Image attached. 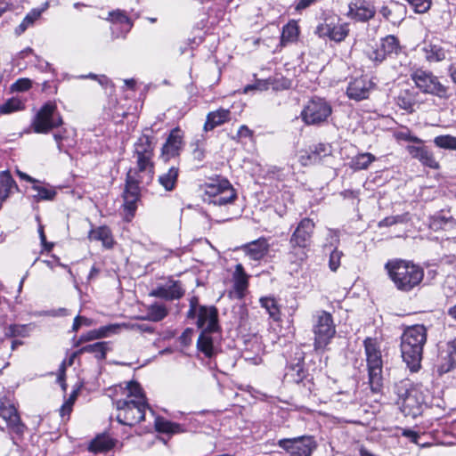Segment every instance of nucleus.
I'll return each mask as SVG.
<instances>
[{
	"label": "nucleus",
	"mask_w": 456,
	"mask_h": 456,
	"mask_svg": "<svg viewBox=\"0 0 456 456\" xmlns=\"http://www.w3.org/2000/svg\"><path fill=\"white\" fill-rule=\"evenodd\" d=\"M321 371V360L317 356L305 359V353L297 349L295 359L287 363L284 379L288 383L296 384L310 395L316 389V380Z\"/></svg>",
	"instance_id": "nucleus-1"
},
{
	"label": "nucleus",
	"mask_w": 456,
	"mask_h": 456,
	"mask_svg": "<svg viewBox=\"0 0 456 456\" xmlns=\"http://www.w3.org/2000/svg\"><path fill=\"white\" fill-rule=\"evenodd\" d=\"M384 267L395 289L401 292L412 291L424 279L423 268L411 261L391 259L385 264Z\"/></svg>",
	"instance_id": "nucleus-2"
},
{
	"label": "nucleus",
	"mask_w": 456,
	"mask_h": 456,
	"mask_svg": "<svg viewBox=\"0 0 456 456\" xmlns=\"http://www.w3.org/2000/svg\"><path fill=\"white\" fill-rule=\"evenodd\" d=\"M427 336V328L422 324L408 327L401 336L402 358L411 372H417L421 367Z\"/></svg>",
	"instance_id": "nucleus-3"
},
{
	"label": "nucleus",
	"mask_w": 456,
	"mask_h": 456,
	"mask_svg": "<svg viewBox=\"0 0 456 456\" xmlns=\"http://www.w3.org/2000/svg\"><path fill=\"white\" fill-rule=\"evenodd\" d=\"M363 346L370 392L379 395L382 392L384 386L383 360L379 345L376 338L368 337L363 340Z\"/></svg>",
	"instance_id": "nucleus-4"
},
{
	"label": "nucleus",
	"mask_w": 456,
	"mask_h": 456,
	"mask_svg": "<svg viewBox=\"0 0 456 456\" xmlns=\"http://www.w3.org/2000/svg\"><path fill=\"white\" fill-rule=\"evenodd\" d=\"M396 403L405 416L415 418L419 415L426 403L422 388L412 385L410 380H402L395 386Z\"/></svg>",
	"instance_id": "nucleus-5"
},
{
	"label": "nucleus",
	"mask_w": 456,
	"mask_h": 456,
	"mask_svg": "<svg viewBox=\"0 0 456 456\" xmlns=\"http://www.w3.org/2000/svg\"><path fill=\"white\" fill-rule=\"evenodd\" d=\"M315 224L308 217L303 218L297 225L289 239V256L292 263H301L307 257Z\"/></svg>",
	"instance_id": "nucleus-6"
},
{
	"label": "nucleus",
	"mask_w": 456,
	"mask_h": 456,
	"mask_svg": "<svg viewBox=\"0 0 456 456\" xmlns=\"http://www.w3.org/2000/svg\"><path fill=\"white\" fill-rule=\"evenodd\" d=\"M312 331L314 333V348L324 351L336 334V326L330 313L319 310L313 315Z\"/></svg>",
	"instance_id": "nucleus-7"
},
{
	"label": "nucleus",
	"mask_w": 456,
	"mask_h": 456,
	"mask_svg": "<svg viewBox=\"0 0 456 456\" xmlns=\"http://www.w3.org/2000/svg\"><path fill=\"white\" fill-rule=\"evenodd\" d=\"M416 87L426 94L436 96L441 100L452 97L450 87L441 83L439 77L432 71L417 69L411 74Z\"/></svg>",
	"instance_id": "nucleus-8"
},
{
	"label": "nucleus",
	"mask_w": 456,
	"mask_h": 456,
	"mask_svg": "<svg viewBox=\"0 0 456 456\" xmlns=\"http://www.w3.org/2000/svg\"><path fill=\"white\" fill-rule=\"evenodd\" d=\"M154 137L142 134L134 144V158L136 159V167L139 172L147 175V183L152 180L154 174Z\"/></svg>",
	"instance_id": "nucleus-9"
},
{
	"label": "nucleus",
	"mask_w": 456,
	"mask_h": 456,
	"mask_svg": "<svg viewBox=\"0 0 456 456\" xmlns=\"http://www.w3.org/2000/svg\"><path fill=\"white\" fill-rule=\"evenodd\" d=\"M147 175L144 172L130 168L126 177V187L123 192L124 208L127 215L134 216L137 202L141 197V183L148 184Z\"/></svg>",
	"instance_id": "nucleus-10"
},
{
	"label": "nucleus",
	"mask_w": 456,
	"mask_h": 456,
	"mask_svg": "<svg viewBox=\"0 0 456 456\" xmlns=\"http://www.w3.org/2000/svg\"><path fill=\"white\" fill-rule=\"evenodd\" d=\"M115 405L118 422L130 428L143 420L146 409H150L148 402H132L128 399L117 400Z\"/></svg>",
	"instance_id": "nucleus-11"
},
{
	"label": "nucleus",
	"mask_w": 456,
	"mask_h": 456,
	"mask_svg": "<svg viewBox=\"0 0 456 456\" xmlns=\"http://www.w3.org/2000/svg\"><path fill=\"white\" fill-rule=\"evenodd\" d=\"M63 124L62 118L57 110L54 102H45L37 111L32 121L34 132L47 134L55 127Z\"/></svg>",
	"instance_id": "nucleus-12"
},
{
	"label": "nucleus",
	"mask_w": 456,
	"mask_h": 456,
	"mask_svg": "<svg viewBox=\"0 0 456 456\" xmlns=\"http://www.w3.org/2000/svg\"><path fill=\"white\" fill-rule=\"evenodd\" d=\"M332 109L328 102L320 97L312 98L301 111V118L307 126H320L331 115Z\"/></svg>",
	"instance_id": "nucleus-13"
},
{
	"label": "nucleus",
	"mask_w": 456,
	"mask_h": 456,
	"mask_svg": "<svg viewBox=\"0 0 456 456\" xmlns=\"http://www.w3.org/2000/svg\"><path fill=\"white\" fill-rule=\"evenodd\" d=\"M402 50L399 39L394 35H387L380 39L376 47L367 52V57L377 66L388 58L398 56Z\"/></svg>",
	"instance_id": "nucleus-14"
},
{
	"label": "nucleus",
	"mask_w": 456,
	"mask_h": 456,
	"mask_svg": "<svg viewBox=\"0 0 456 456\" xmlns=\"http://www.w3.org/2000/svg\"><path fill=\"white\" fill-rule=\"evenodd\" d=\"M151 411V414L154 417V427L153 428H183L185 426H209V423H207L206 420V412H193L185 414L182 411H178L174 414L172 418L174 419H183V423H175L171 420H167L160 416H155V413L152 410Z\"/></svg>",
	"instance_id": "nucleus-15"
},
{
	"label": "nucleus",
	"mask_w": 456,
	"mask_h": 456,
	"mask_svg": "<svg viewBox=\"0 0 456 456\" xmlns=\"http://www.w3.org/2000/svg\"><path fill=\"white\" fill-rule=\"evenodd\" d=\"M278 445L291 456H311L316 448V442L314 436H301L281 439L278 441Z\"/></svg>",
	"instance_id": "nucleus-16"
},
{
	"label": "nucleus",
	"mask_w": 456,
	"mask_h": 456,
	"mask_svg": "<svg viewBox=\"0 0 456 456\" xmlns=\"http://www.w3.org/2000/svg\"><path fill=\"white\" fill-rule=\"evenodd\" d=\"M314 32L319 37L341 42L347 37L349 28L347 23H336L333 20L325 19L316 27Z\"/></svg>",
	"instance_id": "nucleus-17"
},
{
	"label": "nucleus",
	"mask_w": 456,
	"mask_h": 456,
	"mask_svg": "<svg viewBox=\"0 0 456 456\" xmlns=\"http://www.w3.org/2000/svg\"><path fill=\"white\" fill-rule=\"evenodd\" d=\"M191 320H195V325L200 330H221L219 324V312L215 305H205L198 308Z\"/></svg>",
	"instance_id": "nucleus-18"
},
{
	"label": "nucleus",
	"mask_w": 456,
	"mask_h": 456,
	"mask_svg": "<svg viewBox=\"0 0 456 456\" xmlns=\"http://www.w3.org/2000/svg\"><path fill=\"white\" fill-rule=\"evenodd\" d=\"M375 84L366 76L352 79L346 87V95L349 99L360 102L368 99Z\"/></svg>",
	"instance_id": "nucleus-19"
},
{
	"label": "nucleus",
	"mask_w": 456,
	"mask_h": 456,
	"mask_svg": "<svg viewBox=\"0 0 456 456\" xmlns=\"http://www.w3.org/2000/svg\"><path fill=\"white\" fill-rule=\"evenodd\" d=\"M221 330H208L205 329L200 330L197 340V349L202 353L207 358H212L217 352L216 343L221 338Z\"/></svg>",
	"instance_id": "nucleus-20"
},
{
	"label": "nucleus",
	"mask_w": 456,
	"mask_h": 456,
	"mask_svg": "<svg viewBox=\"0 0 456 456\" xmlns=\"http://www.w3.org/2000/svg\"><path fill=\"white\" fill-rule=\"evenodd\" d=\"M376 9L370 0H354L348 4V17L360 21L367 22L373 19Z\"/></svg>",
	"instance_id": "nucleus-21"
},
{
	"label": "nucleus",
	"mask_w": 456,
	"mask_h": 456,
	"mask_svg": "<svg viewBox=\"0 0 456 456\" xmlns=\"http://www.w3.org/2000/svg\"><path fill=\"white\" fill-rule=\"evenodd\" d=\"M113 26H120L118 31H115L114 28L111 27V34L114 38L123 37L125 38L126 34L131 30L134 26L133 20L128 17L127 13L120 9H116L109 12L108 18Z\"/></svg>",
	"instance_id": "nucleus-22"
},
{
	"label": "nucleus",
	"mask_w": 456,
	"mask_h": 456,
	"mask_svg": "<svg viewBox=\"0 0 456 456\" xmlns=\"http://www.w3.org/2000/svg\"><path fill=\"white\" fill-rule=\"evenodd\" d=\"M183 147V133L176 127L174 128L166 142L163 144L161 149V158L164 161H168L170 159L175 158L180 154V151Z\"/></svg>",
	"instance_id": "nucleus-23"
},
{
	"label": "nucleus",
	"mask_w": 456,
	"mask_h": 456,
	"mask_svg": "<svg viewBox=\"0 0 456 456\" xmlns=\"http://www.w3.org/2000/svg\"><path fill=\"white\" fill-rule=\"evenodd\" d=\"M418 145H408L406 151L413 158L418 159L422 165L430 167L432 169H438L439 163L436 160L431 150L423 145L422 143H417Z\"/></svg>",
	"instance_id": "nucleus-24"
},
{
	"label": "nucleus",
	"mask_w": 456,
	"mask_h": 456,
	"mask_svg": "<svg viewBox=\"0 0 456 456\" xmlns=\"http://www.w3.org/2000/svg\"><path fill=\"white\" fill-rule=\"evenodd\" d=\"M184 294V289L180 281H170L165 285L158 286L151 290L150 296L166 299L174 300L181 298Z\"/></svg>",
	"instance_id": "nucleus-25"
},
{
	"label": "nucleus",
	"mask_w": 456,
	"mask_h": 456,
	"mask_svg": "<svg viewBox=\"0 0 456 456\" xmlns=\"http://www.w3.org/2000/svg\"><path fill=\"white\" fill-rule=\"evenodd\" d=\"M387 21L400 24L406 17L407 8L403 4L392 1L388 5H383L379 11Z\"/></svg>",
	"instance_id": "nucleus-26"
},
{
	"label": "nucleus",
	"mask_w": 456,
	"mask_h": 456,
	"mask_svg": "<svg viewBox=\"0 0 456 456\" xmlns=\"http://www.w3.org/2000/svg\"><path fill=\"white\" fill-rule=\"evenodd\" d=\"M331 154V147L326 143H319L314 147H310L300 155V162L302 165H311L319 163L323 158Z\"/></svg>",
	"instance_id": "nucleus-27"
},
{
	"label": "nucleus",
	"mask_w": 456,
	"mask_h": 456,
	"mask_svg": "<svg viewBox=\"0 0 456 456\" xmlns=\"http://www.w3.org/2000/svg\"><path fill=\"white\" fill-rule=\"evenodd\" d=\"M269 248L268 240L265 237L250 241L241 247L245 254L255 261L264 258L267 255Z\"/></svg>",
	"instance_id": "nucleus-28"
},
{
	"label": "nucleus",
	"mask_w": 456,
	"mask_h": 456,
	"mask_svg": "<svg viewBox=\"0 0 456 456\" xmlns=\"http://www.w3.org/2000/svg\"><path fill=\"white\" fill-rule=\"evenodd\" d=\"M118 440L111 437L107 432L98 434L88 444V451L93 453H103L112 450Z\"/></svg>",
	"instance_id": "nucleus-29"
},
{
	"label": "nucleus",
	"mask_w": 456,
	"mask_h": 456,
	"mask_svg": "<svg viewBox=\"0 0 456 456\" xmlns=\"http://www.w3.org/2000/svg\"><path fill=\"white\" fill-rule=\"evenodd\" d=\"M425 60L429 62H440L446 59L447 51L437 42H424L421 47Z\"/></svg>",
	"instance_id": "nucleus-30"
},
{
	"label": "nucleus",
	"mask_w": 456,
	"mask_h": 456,
	"mask_svg": "<svg viewBox=\"0 0 456 456\" xmlns=\"http://www.w3.org/2000/svg\"><path fill=\"white\" fill-rule=\"evenodd\" d=\"M87 238L90 240L101 241L102 247L106 249H111L115 245L111 230L107 225L92 228L88 232Z\"/></svg>",
	"instance_id": "nucleus-31"
},
{
	"label": "nucleus",
	"mask_w": 456,
	"mask_h": 456,
	"mask_svg": "<svg viewBox=\"0 0 456 456\" xmlns=\"http://www.w3.org/2000/svg\"><path fill=\"white\" fill-rule=\"evenodd\" d=\"M118 329V325L110 324L100 327L96 330H89L79 337V338L74 343V346H79L84 342L107 338L110 333H115Z\"/></svg>",
	"instance_id": "nucleus-32"
},
{
	"label": "nucleus",
	"mask_w": 456,
	"mask_h": 456,
	"mask_svg": "<svg viewBox=\"0 0 456 456\" xmlns=\"http://www.w3.org/2000/svg\"><path fill=\"white\" fill-rule=\"evenodd\" d=\"M0 416L6 422L7 428H18L21 424L17 409L6 400L0 401Z\"/></svg>",
	"instance_id": "nucleus-33"
},
{
	"label": "nucleus",
	"mask_w": 456,
	"mask_h": 456,
	"mask_svg": "<svg viewBox=\"0 0 456 456\" xmlns=\"http://www.w3.org/2000/svg\"><path fill=\"white\" fill-rule=\"evenodd\" d=\"M430 227L436 231L453 229L456 227V219L449 211L443 209L430 217Z\"/></svg>",
	"instance_id": "nucleus-34"
},
{
	"label": "nucleus",
	"mask_w": 456,
	"mask_h": 456,
	"mask_svg": "<svg viewBox=\"0 0 456 456\" xmlns=\"http://www.w3.org/2000/svg\"><path fill=\"white\" fill-rule=\"evenodd\" d=\"M418 94L413 88L402 89L395 97V103L400 109L412 112L417 103Z\"/></svg>",
	"instance_id": "nucleus-35"
},
{
	"label": "nucleus",
	"mask_w": 456,
	"mask_h": 456,
	"mask_svg": "<svg viewBox=\"0 0 456 456\" xmlns=\"http://www.w3.org/2000/svg\"><path fill=\"white\" fill-rule=\"evenodd\" d=\"M329 237L330 240V247H334L330 254L329 267L332 272H336L340 266V260L343 256V252L338 249V245L339 243L338 233L336 231L330 230Z\"/></svg>",
	"instance_id": "nucleus-36"
},
{
	"label": "nucleus",
	"mask_w": 456,
	"mask_h": 456,
	"mask_svg": "<svg viewBox=\"0 0 456 456\" xmlns=\"http://www.w3.org/2000/svg\"><path fill=\"white\" fill-rule=\"evenodd\" d=\"M184 429H145L142 433H138L140 436H144L149 445L154 444L155 439L161 440L165 444L167 439L173 435L183 431Z\"/></svg>",
	"instance_id": "nucleus-37"
},
{
	"label": "nucleus",
	"mask_w": 456,
	"mask_h": 456,
	"mask_svg": "<svg viewBox=\"0 0 456 456\" xmlns=\"http://www.w3.org/2000/svg\"><path fill=\"white\" fill-rule=\"evenodd\" d=\"M230 110L225 109H219L216 111L209 112L207 116L204 130L210 131L215 127L223 125L230 119Z\"/></svg>",
	"instance_id": "nucleus-38"
},
{
	"label": "nucleus",
	"mask_w": 456,
	"mask_h": 456,
	"mask_svg": "<svg viewBox=\"0 0 456 456\" xmlns=\"http://www.w3.org/2000/svg\"><path fill=\"white\" fill-rule=\"evenodd\" d=\"M299 37V27L297 22L294 20H289L282 27L280 45L285 46L289 44L297 41Z\"/></svg>",
	"instance_id": "nucleus-39"
},
{
	"label": "nucleus",
	"mask_w": 456,
	"mask_h": 456,
	"mask_svg": "<svg viewBox=\"0 0 456 456\" xmlns=\"http://www.w3.org/2000/svg\"><path fill=\"white\" fill-rule=\"evenodd\" d=\"M110 345V343L108 341L95 342L82 346L78 349V353L93 354L98 361H102L106 358L107 353L111 349Z\"/></svg>",
	"instance_id": "nucleus-40"
},
{
	"label": "nucleus",
	"mask_w": 456,
	"mask_h": 456,
	"mask_svg": "<svg viewBox=\"0 0 456 456\" xmlns=\"http://www.w3.org/2000/svg\"><path fill=\"white\" fill-rule=\"evenodd\" d=\"M178 175L179 168L171 167L167 172L159 176L158 182L167 191H172L175 188Z\"/></svg>",
	"instance_id": "nucleus-41"
},
{
	"label": "nucleus",
	"mask_w": 456,
	"mask_h": 456,
	"mask_svg": "<svg viewBox=\"0 0 456 456\" xmlns=\"http://www.w3.org/2000/svg\"><path fill=\"white\" fill-rule=\"evenodd\" d=\"M167 314L168 310L164 305L154 303L147 306L146 315L142 319L157 322L165 319Z\"/></svg>",
	"instance_id": "nucleus-42"
},
{
	"label": "nucleus",
	"mask_w": 456,
	"mask_h": 456,
	"mask_svg": "<svg viewBox=\"0 0 456 456\" xmlns=\"http://www.w3.org/2000/svg\"><path fill=\"white\" fill-rule=\"evenodd\" d=\"M448 354L444 358V362L439 366V370L442 373L449 372L456 365V338L447 343Z\"/></svg>",
	"instance_id": "nucleus-43"
},
{
	"label": "nucleus",
	"mask_w": 456,
	"mask_h": 456,
	"mask_svg": "<svg viewBox=\"0 0 456 456\" xmlns=\"http://www.w3.org/2000/svg\"><path fill=\"white\" fill-rule=\"evenodd\" d=\"M126 389L128 401L132 402H147L146 395L141 385L134 380L126 383Z\"/></svg>",
	"instance_id": "nucleus-44"
},
{
	"label": "nucleus",
	"mask_w": 456,
	"mask_h": 456,
	"mask_svg": "<svg viewBox=\"0 0 456 456\" xmlns=\"http://www.w3.org/2000/svg\"><path fill=\"white\" fill-rule=\"evenodd\" d=\"M237 195L232 187L228 188V190H224V192H221L216 198H203L204 202L208 204H213L216 206H224L232 203Z\"/></svg>",
	"instance_id": "nucleus-45"
},
{
	"label": "nucleus",
	"mask_w": 456,
	"mask_h": 456,
	"mask_svg": "<svg viewBox=\"0 0 456 456\" xmlns=\"http://www.w3.org/2000/svg\"><path fill=\"white\" fill-rule=\"evenodd\" d=\"M375 160L376 157L371 153H361L352 159L350 167L354 171L367 169L368 167Z\"/></svg>",
	"instance_id": "nucleus-46"
},
{
	"label": "nucleus",
	"mask_w": 456,
	"mask_h": 456,
	"mask_svg": "<svg viewBox=\"0 0 456 456\" xmlns=\"http://www.w3.org/2000/svg\"><path fill=\"white\" fill-rule=\"evenodd\" d=\"M232 187L230 182L226 179L221 180L216 183H207L205 185V194L203 198H216L221 192H224V190H228V188Z\"/></svg>",
	"instance_id": "nucleus-47"
},
{
	"label": "nucleus",
	"mask_w": 456,
	"mask_h": 456,
	"mask_svg": "<svg viewBox=\"0 0 456 456\" xmlns=\"http://www.w3.org/2000/svg\"><path fill=\"white\" fill-rule=\"evenodd\" d=\"M260 304L273 321L281 319V310L273 297H262L260 298Z\"/></svg>",
	"instance_id": "nucleus-48"
},
{
	"label": "nucleus",
	"mask_w": 456,
	"mask_h": 456,
	"mask_svg": "<svg viewBox=\"0 0 456 456\" xmlns=\"http://www.w3.org/2000/svg\"><path fill=\"white\" fill-rule=\"evenodd\" d=\"M53 138L57 143L59 151L69 154V149L74 145L75 141L74 139L69 138L67 131L64 129L61 132L55 133Z\"/></svg>",
	"instance_id": "nucleus-49"
},
{
	"label": "nucleus",
	"mask_w": 456,
	"mask_h": 456,
	"mask_svg": "<svg viewBox=\"0 0 456 456\" xmlns=\"http://www.w3.org/2000/svg\"><path fill=\"white\" fill-rule=\"evenodd\" d=\"M31 189L37 192L35 195H33L36 201L52 200L56 195V191L53 189L41 186L37 183H33Z\"/></svg>",
	"instance_id": "nucleus-50"
},
{
	"label": "nucleus",
	"mask_w": 456,
	"mask_h": 456,
	"mask_svg": "<svg viewBox=\"0 0 456 456\" xmlns=\"http://www.w3.org/2000/svg\"><path fill=\"white\" fill-rule=\"evenodd\" d=\"M22 109H24V103L19 99L12 98L0 105V113L10 114Z\"/></svg>",
	"instance_id": "nucleus-51"
},
{
	"label": "nucleus",
	"mask_w": 456,
	"mask_h": 456,
	"mask_svg": "<svg viewBox=\"0 0 456 456\" xmlns=\"http://www.w3.org/2000/svg\"><path fill=\"white\" fill-rule=\"evenodd\" d=\"M434 143L442 149L456 151V137L450 134L435 137Z\"/></svg>",
	"instance_id": "nucleus-52"
},
{
	"label": "nucleus",
	"mask_w": 456,
	"mask_h": 456,
	"mask_svg": "<svg viewBox=\"0 0 456 456\" xmlns=\"http://www.w3.org/2000/svg\"><path fill=\"white\" fill-rule=\"evenodd\" d=\"M355 400L354 394L349 391H340L331 396V401L341 403V407L346 406L348 403Z\"/></svg>",
	"instance_id": "nucleus-53"
},
{
	"label": "nucleus",
	"mask_w": 456,
	"mask_h": 456,
	"mask_svg": "<svg viewBox=\"0 0 456 456\" xmlns=\"http://www.w3.org/2000/svg\"><path fill=\"white\" fill-rule=\"evenodd\" d=\"M28 325L21 324H12L5 331L6 336L9 337H28Z\"/></svg>",
	"instance_id": "nucleus-54"
},
{
	"label": "nucleus",
	"mask_w": 456,
	"mask_h": 456,
	"mask_svg": "<svg viewBox=\"0 0 456 456\" xmlns=\"http://www.w3.org/2000/svg\"><path fill=\"white\" fill-rule=\"evenodd\" d=\"M273 85V79H257L254 84L248 85L244 87L243 92L248 93L249 91L257 90V91H266L269 89L270 86Z\"/></svg>",
	"instance_id": "nucleus-55"
},
{
	"label": "nucleus",
	"mask_w": 456,
	"mask_h": 456,
	"mask_svg": "<svg viewBox=\"0 0 456 456\" xmlns=\"http://www.w3.org/2000/svg\"><path fill=\"white\" fill-rule=\"evenodd\" d=\"M408 221V214H403V215H396V216H387L384 219H382L379 225L380 227H387L392 226L396 224H403Z\"/></svg>",
	"instance_id": "nucleus-56"
},
{
	"label": "nucleus",
	"mask_w": 456,
	"mask_h": 456,
	"mask_svg": "<svg viewBox=\"0 0 456 456\" xmlns=\"http://www.w3.org/2000/svg\"><path fill=\"white\" fill-rule=\"evenodd\" d=\"M32 86V81L29 78L22 77L17 79L12 86V92H26Z\"/></svg>",
	"instance_id": "nucleus-57"
},
{
	"label": "nucleus",
	"mask_w": 456,
	"mask_h": 456,
	"mask_svg": "<svg viewBox=\"0 0 456 456\" xmlns=\"http://www.w3.org/2000/svg\"><path fill=\"white\" fill-rule=\"evenodd\" d=\"M49 7L48 2H45L43 6L39 9H32L26 16H25V22H28L30 25H32L35 20H37L42 14L43 12H45Z\"/></svg>",
	"instance_id": "nucleus-58"
},
{
	"label": "nucleus",
	"mask_w": 456,
	"mask_h": 456,
	"mask_svg": "<svg viewBox=\"0 0 456 456\" xmlns=\"http://www.w3.org/2000/svg\"><path fill=\"white\" fill-rule=\"evenodd\" d=\"M205 305H206L200 304L198 297L192 296L189 300V310L186 314V318L192 319V317L195 315V313L198 311V308Z\"/></svg>",
	"instance_id": "nucleus-59"
},
{
	"label": "nucleus",
	"mask_w": 456,
	"mask_h": 456,
	"mask_svg": "<svg viewBox=\"0 0 456 456\" xmlns=\"http://www.w3.org/2000/svg\"><path fill=\"white\" fill-rule=\"evenodd\" d=\"M86 326V327H89L92 325V320L85 317V316H81V315H77L74 319V322H73V325H72V331L73 332H77L79 328L81 326Z\"/></svg>",
	"instance_id": "nucleus-60"
},
{
	"label": "nucleus",
	"mask_w": 456,
	"mask_h": 456,
	"mask_svg": "<svg viewBox=\"0 0 456 456\" xmlns=\"http://www.w3.org/2000/svg\"><path fill=\"white\" fill-rule=\"evenodd\" d=\"M77 396V390H74L68 401L62 405L61 409V415L64 416V413L67 412V413H69V411H71V406L73 405L76 398Z\"/></svg>",
	"instance_id": "nucleus-61"
},
{
	"label": "nucleus",
	"mask_w": 456,
	"mask_h": 456,
	"mask_svg": "<svg viewBox=\"0 0 456 456\" xmlns=\"http://www.w3.org/2000/svg\"><path fill=\"white\" fill-rule=\"evenodd\" d=\"M193 334V330L191 328H187L183 330V332L179 337V341L183 346H188L191 342V337Z\"/></svg>",
	"instance_id": "nucleus-62"
},
{
	"label": "nucleus",
	"mask_w": 456,
	"mask_h": 456,
	"mask_svg": "<svg viewBox=\"0 0 456 456\" xmlns=\"http://www.w3.org/2000/svg\"><path fill=\"white\" fill-rule=\"evenodd\" d=\"M65 362H62L59 368V375L57 377V382L60 384L61 389L65 392L67 389V384L65 382Z\"/></svg>",
	"instance_id": "nucleus-63"
},
{
	"label": "nucleus",
	"mask_w": 456,
	"mask_h": 456,
	"mask_svg": "<svg viewBox=\"0 0 456 456\" xmlns=\"http://www.w3.org/2000/svg\"><path fill=\"white\" fill-rule=\"evenodd\" d=\"M247 287H248V277L235 279L234 289H235L236 292L242 295L244 290H246Z\"/></svg>",
	"instance_id": "nucleus-64"
}]
</instances>
